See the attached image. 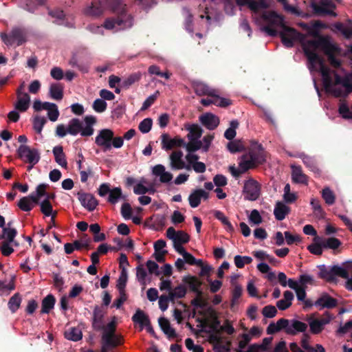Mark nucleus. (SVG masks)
<instances>
[{"label": "nucleus", "mask_w": 352, "mask_h": 352, "mask_svg": "<svg viewBox=\"0 0 352 352\" xmlns=\"http://www.w3.org/2000/svg\"><path fill=\"white\" fill-rule=\"evenodd\" d=\"M1 39L6 45H13L16 43L17 45H21L25 40V34L24 31L19 28H13L10 34H2Z\"/></svg>", "instance_id": "9b49d317"}, {"label": "nucleus", "mask_w": 352, "mask_h": 352, "mask_svg": "<svg viewBox=\"0 0 352 352\" xmlns=\"http://www.w3.org/2000/svg\"><path fill=\"white\" fill-rule=\"evenodd\" d=\"M239 122L236 120H233L230 122V127L226 129L224 133V137L228 140H232L236 135V129L239 126Z\"/></svg>", "instance_id": "603ef678"}, {"label": "nucleus", "mask_w": 352, "mask_h": 352, "mask_svg": "<svg viewBox=\"0 0 352 352\" xmlns=\"http://www.w3.org/2000/svg\"><path fill=\"white\" fill-rule=\"evenodd\" d=\"M201 200L199 189L193 190L188 197L189 204L192 208H197L199 206Z\"/></svg>", "instance_id": "6e6d98bb"}, {"label": "nucleus", "mask_w": 352, "mask_h": 352, "mask_svg": "<svg viewBox=\"0 0 352 352\" xmlns=\"http://www.w3.org/2000/svg\"><path fill=\"white\" fill-rule=\"evenodd\" d=\"M186 129L189 131L187 135L188 139L199 140L203 133V129L197 124L188 125Z\"/></svg>", "instance_id": "4c0bfd02"}, {"label": "nucleus", "mask_w": 352, "mask_h": 352, "mask_svg": "<svg viewBox=\"0 0 352 352\" xmlns=\"http://www.w3.org/2000/svg\"><path fill=\"white\" fill-rule=\"evenodd\" d=\"M161 139L162 147L166 151L171 150L174 147H184L185 144V142L182 138L175 137L171 139L167 133H163L161 135Z\"/></svg>", "instance_id": "dca6fc26"}, {"label": "nucleus", "mask_w": 352, "mask_h": 352, "mask_svg": "<svg viewBox=\"0 0 352 352\" xmlns=\"http://www.w3.org/2000/svg\"><path fill=\"white\" fill-rule=\"evenodd\" d=\"M159 95L160 91H156L153 94L148 96L143 102L141 110L144 111L148 109L155 102Z\"/></svg>", "instance_id": "338daca9"}, {"label": "nucleus", "mask_w": 352, "mask_h": 352, "mask_svg": "<svg viewBox=\"0 0 352 352\" xmlns=\"http://www.w3.org/2000/svg\"><path fill=\"white\" fill-rule=\"evenodd\" d=\"M77 195L81 205L89 212L94 210L98 205V201L91 193L78 192Z\"/></svg>", "instance_id": "4468645a"}, {"label": "nucleus", "mask_w": 352, "mask_h": 352, "mask_svg": "<svg viewBox=\"0 0 352 352\" xmlns=\"http://www.w3.org/2000/svg\"><path fill=\"white\" fill-rule=\"evenodd\" d=\"M284 299H281L276 302V307L280 310H285L292 305V301L294 299V294L290 291H285L283 293Z\"/></svg>", "instance_id": "72a5a7b5"}, {"label": "nucleus", "mask_w": 352, "mask_h": 352, "mask_svg": "<svg viewBox=\"0 0 352 352\" xmlns=\"http://www.w3.org/2000/svg\"><path fill=\"white\" fill-rule=\"evenodd\" d=\"M83 129L82 123L78 118H72L69 122L67 132L72 135H76L79 133L82 135Z\"/></svg>", "instance_id": "c756f323"}, {"label": "nucleus", "mask_w": 352, "mask_h": 352, "mask_svg": "<svg viewBox=\"0 0 352 352\" xmlns=\"http://www.w3.org/2000/svg\"><path fill=\"white\" fill-rule=\"evenodd\" d=\"M213 214L216 219L219 220L222 223V224L226 226V229L228 232H234V229L233 226L221 211L214 210Z\"/></svg>", "instance_id": "c03bdc74"}, {"label": "nucleus", "mask_w": 352, "mask_h": 352, "mask_svg": "<svg viewBox=\"0 0 352 352\" xmlns=\"http://www.w3.org/2000/svg\"><path fill=\"white\" fill-rule=\"evenodd\" d=\"M103 12V8L100 5V2L92 3L91 6L85 10V14L89 16H98Z\"/></svg>", "instance_id": "de8ad7c7"}, {"label": "nucleus", "mask_w": 352, "mask_h": 352, "mask_svg": "<svg viewBox=\"0 0 352 352\" xmlns=\"http://www.w3.org/2000/svg\"><path fill=\"white\" fill-rule=\"evenodd\" d=\"M201 123L209 130L215 129L219 124V119L211 113H206L199 117Z\"/></svg>", "instance_id": "5701e85b"}, {"label": "nucleus", "mask_w": 352, "mask_h": 352, "mask_svg": "<svg viewBox=\"0 0 352 352\" xmlns=\"http://www.w3.org/2000/svg\"><path fill=\"white\" fill-rule=\"evenodd\" d=\"M153 174L160 177V181L162 183H168L173 179V175L165 170L164 166L162 164L155 165L153 168Z\"/></svg>", "instance_id": "a878e982"}, {"label": "nucleus", "mask_w": 352, "mask_h": 352, "mask_svg": "<svg viewBox=\"0 0 352 352\" xmlns=\"http://www.w3.org/2000/svg\"><path fill=\"white\" fill-rule=\"evenodd\" d=\"M263 19L267 21L270 25L279 27L281 29L286 26L283 16L277 14L274 11L263 14Z\"/></svg>", "instance_id": "412c9836"}, {"label": "nucleus", "mask_w": 352, "mask_h": 352, "mask_svg": "<svg viewBox=\"0 0 352 352\" xmlns=\"http://www.w3.org/2000/svg\"><path fill=\"white\" fill-rule=\"evenodd\" d=\"M85 122L86 124L85 127H83V131H82V136L88 137L91 136L94 133V129L92 126L96 124V118L93 116H87L84 118Z\"/></svg>", "instance_id": "c9c22d12"}, {"label": "nucleus", "mask_w": 352, "mask_h": 352, "mask_svg": "<svg viewBox=\"0 0 352 352\" xmlns=\"http://www.w3.org/2000/svg\"><path fill=\"white\" fill-rule=\"evenodd\" d=\"M64 86L60 83H52L50 86L49 94L52 98L60 100L63 98Z\"/></svg>", "instance_id": "2f4dec72"}, {"label": "nucleus", "mask_w": 352, "mask_h": 352, "mask_svg": "<svg viewBox=\"0 0 352 352\" xmlns=\"http://www.w3.org/2000/svg\"><path fill=\"white\" fill-rule=\"evenodd\" d=\"M17 206L23 211L29 212L34 208V204L31 203L28 197H23L19 201Z\"/></svg>", "instance_id": "680f3d73"}, {"label": "nucleus", "mask_w": 352, "mask_h": 352, "mask_svg": "<svg viewBox=\"0 0 352 352\" xmlns=\"http://www.w3.org/2000/svg\"><path fill=\"white\" fill-rule=\"evenodd\" d=\"M152 125L153 120L147 118L140 122L138 129L142 133H147L151 131Z\"/></svg>", "instance_id": "e2e57ef3"}, {"label": "nucleus", "mask_w": 352, "mask_h": 352, "mask_svg": "<svg viewBox=\"0 0 352 352\" xmlns=\"http://www.w3.org/2000/svg\"><path fill=\"white\" fill-rule=\"evenodd\" d=\"M236 3L239 6H247L254 12L267 9L270 6L266 0H236Z\"/></svg>", "instance_id": "2eb2a0df"}, {"label": "nucleus", "mask_w": 352, "mask_h": 352, "mask_svg": "<svg viewBox=\"0 0 352 352\" xmlns=\"http://www.w3.org/2000/svg\"><path fill=\"white\" fill-rule=\"evenodd\" d=\"M204 331L209 334L208 342L213 345V349L223 341L222 338L220 336L221 333H217L210 330H204Z\"/></svg>", "instance_id": "5fc2aeb1"}, {"label": "nucleus", "mask_w": 352, "mask_h": 352, "mask_svg": "<svg viewBox=\"0 0 352 352\" xmlns=\"http://www.w3.org/2000/svg\"><path fill=\"white\" fill-rule=\"evenodd\" d=\"M310 7L313 13L316 16H336V14L331 9H335L336 6L331 0L311 1Z\"/></svg>", "instance_id": "423d86ee"}, {"label": "nucleus", "mask_w": 352, "mask_h": 352, "mask_svg": "<svg viewBox=\"0 0 352 352\" xmlns=\"http://www.w3.org/2000/svg\"><path fill=\"white\" fill-rule=\"evenodd\" d=\"M183 153L182 151H173L170 155V167L173 170H181L186 168L190 170L191 166L189 164L186 165L184 161L182 160Z\"/></svg>", "instance_id": "f3484780"}, {"label": "nucleus", "mask_w": 352, "mask_h": 352, "mask_svg": "<svg viewBox=\"0 0 352 352\" xmlns=\"http://www.w3.org/2000/svg\"><path fill=\"white\" fill-rule=\"evenodd\" d=\"M65 337L67 340L76 342L82 339V334L78 328L72 327L65 332Z\"/></svg>", "instance_id": "a18cd8bd"}, {"label": "nucleus", "mask_w": 352, "mask_h": 352, "mask_svg": "<svg viewBox=\"0 0 352 352\" xmlns=\"http://www.w3.org/2000/svg\"><path fill=\"white\" fill-rule=\"evenodd\" d=\"M40 206L41 211L45 216L49 217L52 214L53 207L50 201L44 199L41 202Z\"/></svg>", "instance_id": "69168bd1"}, {"label": "nucleus", "mask_w": 352, "mask_h": 352, "mask_svg": "<svg viewBox=\"0 0 352 352\" xmlns=\"http://www.w3.org/2000/svg\"><path fill=\"white\" fill-rule=\"evenodd\" d=\"M316 306H320L321 308L333 309L337 307V299L331 297L329 294H323L316 302Z\"/></svg>", "instance_id": "b1692460"}, {"label": "nucleus", "mask_w": 352, "mask_h": 352, "mask_svg": "<svg viewBox=\"0 0 352 352\" xmlns=\"http://www.w3.org/2000/svg\"><path fill=\"white\" fill-rule=\"evenodd\" d=\"M320 44L321 45L320 49L327 56L330 64L333 67L338 68L341 63L340 61L336 58L335 53L338 52L340 49L336 45L333 44L331 41H327L323 38L320 40Z\"/></svg>", "instance_id": "6e6552de"}, {"label": "nucleus", "mask_w": 352, "mask_h": 352, "mask_svg": "<svg viewBox=\"0 0 352 352\" xmlns=\"http://www.w3.org/2000/svg\"><path fill=\"white\" fill-rule=\"evenodd\" d=\"M22 298L19 293L14 294L8 300V306L12 313H15L20 307Z\"/></svg>", "instance_id": "a19ab883"}, {"label": "nucleus", "mask_w": 352, "mask_h": 352, "mask_svg": "<svg viewBox=\"0 0 352 352\" xmlns=\"http://www.w3.org/2000/svg\"><path fill=\"white\" fill-rule=\"evenodd\" d=\"M341 241L336 237H330L322 240V245L324 248L326 249H331L335 250L338 249L341 245Z\"/></svg>", "instance_id": "864d4df0"}, {"label": "nucleus", "mask_w": 352, "mask_h": 352, "mask_svg": "<svg viewBox=\"0 0 352 352\" xmlns=\"http://www.w3.org/2000/svg\"><path fill=\"white\" fill-rule=\"evenodd\" d=\"M239 167L242 172L245 173L249 169L256 167V165L252 162L248 155L244 154L242 155L241 160L239 163Z\"/></svg>", "instance_id": "8fccbe9b"}, {"label": "nucleus", "mask_w": 352, "mask_h": 352, "mask_svg": "<svg viewBox=\"0 0 352 352\" xmlns=\"http://www.w3.org/2000/svg\"><path fill=\"white\" fill-rule=\"evenodd\" d=\"M252 162L256 165L262 164L266 161L265 151L263 146L257 142L252 144L248 153H246Z\"/></svg>", "instance_id": "ddd939ff"}, {"label": "nucleus", "mask_w": 352, "mask_h": 352, "mask_svg": "<svg viewBox=\"0 0 352 352\" xmlns=\"http://www.w3.org/2000/svg\"><path fill=\"white\" fill-rule=\"evenodd\" d=\"M261 186L259 183L252 178H250L244 183L243 194L245 199L256 201L260 196Z\"/></svg>", "instance_id": "1a4fd4ad"}, {"label": "nucleus", "mask_w": 352, "mask_h": 352, "mask_svg": "<svg viewBox=\"0 0 352 352\" xmlns=\"http://www.w3.org/2000/svg\"><path fill=\"white\" fill-rule=\"evenodd\" d=\"M107 104L102 100L98 98L93 103V109L98 113H102L107 109Z\"/></svg>", "instance_id": "774afa93"}, {"label": "nucleus", "mask_w": 352, "mask_h": 352, "mask_svg": "<svg viewBox=\"0 0 352 352\" xmlns=\"http://www.w3.org/2000/svg\"><path fill=\"white\" fill-rule=\"evenodd\" d=\"M30 97L28 94L25 93L23 95H18L15 109L21 112L26 111L30 107Z\"/></svg>", "instance_id": "cd10ccee"}, {"label": "nucleus", "mask_w": 352, "mask_h": 352, "mask_svg": "<svg viewBox=\"0 0 352 352\" xmlns=\"http://www.w3.org/2000/svg\"><path fill=\"white\" fill-rule=\"evenodd\" d=\"M321 195L325 203L329 206L333 205L336 201L335 194L329 187H324L322 189Z\"/></svg>", "instance_id": "3c124183"}, {"label": "nucleus", "mask_w": 352, "mask_h": 352, "mask_svg": "<svg viewBox=\"0 0 352 352\" xmlns=\"http://www.w3.org/2000/svg\"><path fill=\"white\" fill-rule=\"evenodd\" d=\"M132 321L139 324L141 329H143L151 322L148 316L140 309H138L132 316Z\"/></svg>", "instance_id": "bb28decb"}, {"label": "nucleus", "mask_w": 352, "mask_h": 352, "mask_svg": "<svg viewBox=\"0 0 352 352\" xmlns=\"http://www.w3.org/2000/svg\"><path fill=\"white\" fill-rule=\"evenodd\" d=\"M104 311L102 308L96 305L93 311L92 327L96 331H101L104 328Z\"/></svg>", "instance_id": "a211bd4d"}, {"label": "nucleus", "mask_w": 352, "mask_h": 352, "mask_svg": "<svg viewBox=\"0 0 352 352\" xmlns=\"http://www.w3.org/2000/svg\"><path fill=\"white\" fill-rule=\"evenodd\" d=\"M217 93V92H214V96H211L214 97V105L222 108H226L232 104L230 99L221 97Z\"/></svg>", "instance_id": "13d9d810"}, {"label": "nucleus", "mask_w": 352, "mask_h": 352, "mask_svg": "<svg viewBox=\"0 0 352 352\" xmlns=\"http://www.w3.org/2000/svg\"><path fill=\"white\" fill-rule=\"evenodd\" d=\"M103 331L102 335V340H103L107 344L114 345L113 341L118 342L119 343H123V338L120 334L116 333V326L114 321L109 322L104 328L102 329Z\"/></svg>", "instance_id": "9d476101"}, {"label": "nucleus", "mask_w": 352, "mask_h": 352, "mask_svg": "<svg viewBox=\"0 0 352 352\" xmlns=\"http://www.w3.org/2000/svg\"><path fill=\"white\" fill-rule=\"evenodd\" d=\"M122 197V189L120 187H115L111 190L107 201L111 204L115 205Z\"/></svg>", "instance_id": "49530a36"}, {"label": "nucleus", "mask_w": 352, "mask_h": 352, "mask_svg": "<svg viewBox=\"0 0 352 352\" xmlns=\"http://www.w3.org/2000/svg\"><path fill=\"white\" fill-rule=\"evenodd\" d=\"M114 133L109 129H104L99 131L96 137L95 143L102 148L104 152L111 148V141Z\"/></svg>", "instance_id": "f8f14e48"}, {"label": "nucleus", "mask_w": 352, "mask_h": 352, "mask_svg": "<svg viewBox=\"0 0 352 352\" xmlns=\"http://www.w3.org/2000/svg\"><path fill=\"white\" fill-rule=\"evenodd\" d=\"M107 5L117 16L106 19L103 25L104 28L113 30L118 26L120 29H126L132 26L133 19L126 12V5L121 0H107Z\"/></svg>", "instance_id": "f257e3e1"}, {"label": "nucleus", "mask_w": 352, "mask_h": 352, "mask_svg": "<svg viewBox=\"0 0 352 352\" xmlns=\"http://www.w3.org/2000/svg\"><path fill=\"white\" fill-rule=\"evenodd\" d=\"M289 207L287 206L285 204L278 201L275 206L274 214L277 220L282 221L285 218L286 215L289 214Z\"/></svg>", "instance_id": "7c9ffc66"}, {"label": "nucleus", "mask_w": 352, "mask_h": 352, "mask_svg": "<svg viewBox=\"0 0 352 352\" xmlns=\"http://www.w3.org/2000/svg\"><path fill=\"white\" fill-rule=\"evenodd\" d=\"M141 78L140 73H133L129 75L127 78L122 80L121 87L125 89H129L135 82L139 81Z\"/></svg>", "instance_id": "09e8293b"}, {"label": "nucleus", "mask_w": 352, "mask_h": 352, "mask_svg": "<svg viewBox=\"0 0 352 352\" xmlns=\"http://www.w3.org/2000/svg\"><path fill=\"white\" fill-rule=\"evenodd\" d=\"M227 148L232 153L241 152L244 150V146L240 141H230L227 144Z\"/></svg>", "instance_id": "0e129e2a"}, {"label": "nucleus", "mask_w": 352, "mask_h": 352, "mask_svg": "<svg viewBox=\"0 0 352 352\" xmlns=\"http://www.w3.org/2000/svg\"><path fill=\"white\" fill-rule=\"evenodd\" d=\"M264 30L272 36H276L279 34L283 44L286 47L291 48L294 47L295 41H298L300 43L302 48L303 49V41L305 40V34L299 32L294 28L286 25L278 32L270 25H267L264 28Z\"/></svg>", "instance_id": "7ed1b4c3"}, {"label": "nucleus", "mask_w": 352, "mask_h": 352, "mask_svg": "<svg viewBox=\"0 0 352 352\" xmlns=\"http://www.w3.org/2000/svg\"><path fill=\"white\" fill-rule=\"evenodd\" d=\"M323 248L322 240L319 236H315L314 238V243L307 247L308 250L311 254L317 256L322 255Z\"/></svg>", "instance_id": "e433bc0d"}, {"label": "nucleus", "mask_w": 352, "mask_h": 352, "mask_svg": "<svg viewBox=\"0 0 352 352\" xmlns=\"http://www.w3.org/2000/svg\"><path fill=\"white\" fill-rule=\"evenodd\" d=\"M159 325L163 332L168 336L169 338H175L177 336L175 330L170 327V322L168 319L161 317L158 320Z\"/></svg>", "instance_id": "c85d7f7f"}, {"label": "nucleus", "mask_w": 352, "mask_h": 352, "mask_svg": "<svg viewBox=\"0 0 352 352\" xmlns=\"http://www.w3.org/2000/svg\"><path fill=\"white\" fill-rule=\"evenodd\" d=\"M190 141L188 143H185L184 147L186 148V151L189 153H194L200 148H202V142L199 140L188 139Z\"/></svg>", "instance_id": "4d7b16f0"}, {"label": "nucleus", "mask_w": 352, "mask_h": 352, "mask_svg": "<svg viewBox=\"0 0 352 352\" xmlns=\"http://www.w3.org/2000/svg\"><path fill=\"white\" fill-rule=\"evenodd\" d=\"M310 204L312 207L314 212L318 217H322L324 214L323 209L322 208L320 201L318 198H311Z\"/></svg>", "instance_id": "052dcab7"}, {"label": "nucleus", "mask_w": 352, "mask_h": 352, "mask_svg": "<svg viewBox=\"0 0 352 352\" xmlns=\"http://www.w3.org/2000/svg\"><path fill=\"white\" fill-rule=\"evenodd\" d=\"M17 153L19 158L31 164L28 170H30L40 160L38 151L36 148H30L27 145H20L17 149Z\"/></svg>", "instance_id": "0eeeda50"}, {"label": "nucleus", "mask_w": 352, "mask_h": 352, "mask_svg": "<svg viewBox=\"0 0 352 352\" xmlns=\"http://www.w3.org/2000/svg\"><path fill=\"white\" fill-rule=\"evenodd\" d=\"M56 302V298L52 294H48L45 297L41 303V314H49L54 308Z\"/></svg>", "instance_id": "f704fd0d"}, {"label": "nucleus", "mask_w": 352, "mask_h": 352, "mask_svg": "<svg viewBox=\"0 0 352 352\" xmlns=\"http://www.w3.org/2000/svg\"><path fill=\"white\" fill-rule=\"evenodd\" d=\"M195 93L199 96H214V92H217L214 89L210 87L207 84L201 81H194L192 84Z\"/></svg>", "instance_id": "4be33fe9"}, {"label": "nucleus", "mask_w": 352, "mask_h": 352, "mask_svg": "<svg viewBox=\"0 0 352 352\" xmlns=\"http://www.w3.org/2000/svg\"><path fill=\"white\" fill-rule=\"evenodd\" d=\"M46 122L47 120L45 117L35 116L33 120V128L34 131L37 133H41Z\"/></svg>", "instance_id": "bf43d9fd"}, {"label": "nucleus", "mask_w": 352, "mask_h": 352, "mask_svg": "<svg viewBox=\"0 0 352 352\" xmlns=\"http://www.w3.org/2000/svg\"><path fill=\"white\" fill-rule=\"evenodd\" d=\"M53 154L54 155V159L56 162L59 164L60 166L63 168H66L67 166V162L66 160V156L65 153L63 152V148L62 146H56L53 148Z\"/></svg>", "instance_id": "473e14b6"}, {"label": "nucleus", "mask_w": 352, "mask_h": 352, "mask_svg": "<svg viewBox=\"0 0 352 352\" xmlns=\"http://www.w3.org/2000/svg\"><path fill=\"white\" fill-rule=\"evenodd\" d=\"M292 180L297 184L307 183V176L302 172L300 166H292Z\"/></svg>", "instance_id": "ea45409f"}, {"label": "nucleus", "mask_w": 352, "mask_h": 352, "mask_svg": "<svg viewBox=\"0 0 352 352\" xmlns=\"http://www.w3.org/2000/svg\"><path fill=\"white\" fill-rule=\"evenodd\" d=\"M300 26L307 32V34L309 36H311L315 38L307 40L306 37L305 38V40L303 41V52L305 55V50L316 52L317 49L321 48L320 41L322 38L327 41H330V38L328 36H322L320 34V30L326 28L325 24L320 21H316L311 25L303 23H301Z\"/></svg>", "instance_id": "f03ea898"}, {"label": "nucleus", "mask_w": 352, "mask_h": 352, "mask_svg": "<svg viewBox=\"0 0 352 352\" xmlns=\"http://www.w3.org/2000/svg\"><path fill=\"white\" fill-rule=\"evenodd\" d=\"M319 272L318 274V278L326 280L328 283H336V276L342 278H348L349 272L345 268L335 265L333 266L327 267L325 265H320L318 266Z\"/></svg>", "instance_id": "39448f33"}, {"label": "nucleus", "mask_w": 352, "mask_h": 352, "mask_svg": "<svg viewBox=\"0 0 352 352\" xmlns=\"http://www.w3.org/2000/svg\"><path fill=\"white\" fill-rule=\"evenodd\" d=\"M22 8L30 12H34L38 6L45 3V0H22Z\"/></svg>", "instance_id": "79ce46f5"}, {"label": "nucleus", "mask_w": 352, "mask_h": 352, "mask_svg": "<svg viewBox=\"0 0 352 352\" xmlns=\"http://www.w3.org/2000/svg\"><path fill=\"white\" fill-rule=\"evenodd\" d=\"M308 325L300 320H290V326L287 331V335L296 336L298 333H305L307 329Z\"/></svg>", "instance_id": "393cba45"}, {"label": "nucleus", "mask_w": 352, "mask_h": 352, "mask_svg": "<svg viewBox=\"0 0 352 352\" xmlns=\"http://www.w3.org/2000/svg\"><path fill=\"white\" fill-rule=\"evenodd\" d=\"M305 56L308 59L310 67H315L316 65H319L324 85L326 89H328L332 85L330 68L324 63L323 59L315 51L305 50Z\"/></svg>", "instance_id": "20e7f679"}, {"label": "nucleus", "mask_w": 352, "mask_h": 352, "mask_svg": "<svg viewBox=\"0 0 352 352\" xmlns=\"http://www.w3.org/2000/svg\"><path fill=\"white\" fill-rule=\"evenodd\" d=\"M187 293V289L186 287L183 285H179L177 286L173 290L168 293V295L170 298L171 301H174L176 298H184Z\"/></svg>", "instance_id": "37998d69"}, {"label": "nucleus", "mask_w": 352, "mask_h": 352, "mask_svg": "<svg viewBox=\"0 0 352 352\" xmlns=\"http://www.w3.org/2000/svg\"><path fill=\"white\" fill-rule=\"evenodd\" d=\"M182 281L188 286L190 291L199 296H203V292L200 289L202 282L197 276L188 275L182 278Z\"/></svg>", "instance_id": "6ab92c4d"}, {"label": "nucleus", "mask_w": 352, "mask_h": 352, "mask_svg": "<svg viewBox=\"0 0 352 352\" xmlns=\"http://www.w3.org/2000/svg\"><path fill=\"white\" fill-rule=\"evenodd\" d=\"M12 225V222L10 221L8 223V228H5L2 230V235L0 236V239H6V242H11L14 241V239L17 234V231L15 228H11L10 226Z\"/></svg>", "instance_id": "58836bf2"}, {"label": "nucleus", "mask_w": 352, "mask_h": 352, "mask_svg": "<svg viewBox=\"0 0 352 352\" xmlns=\"http://www.w3.org/2000/svg\"><path fill=\"white\" fill-rule=\"evenodd\" d=\"M307 321L310 332L313 334H319L323 331L324 326L329 323L330 318L314 319L310 317Z\"/></svg>", "instance_id": "aec40b11"}]
</instances>
